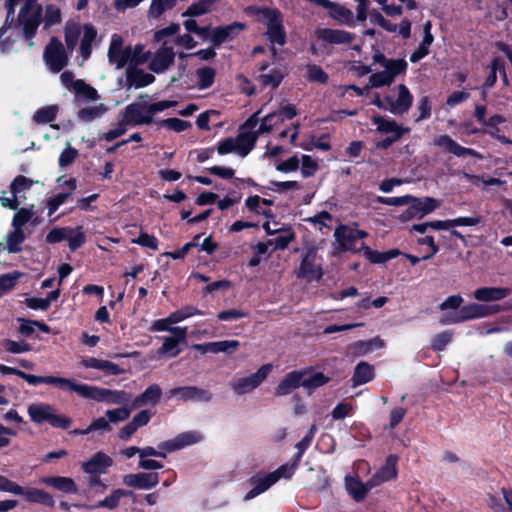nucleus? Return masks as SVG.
Returning a JSON list of instances; mask_svg holds the SVG:
<instances>
[{"mask_svg":"<svg viewBox=\"0 0 512 512\" xmlns=\"http://www.w3.org/2000/svg\"><path fill=\"white\" fill-rule=\"evenodd\" d=\"M3 7L7 10L6 22L14 13L15 6L24 2L20 7L18 15V24L22 28L24 37L30 40L36 33L42 22V7L37 0H0Z\"/></svg>","mask_w":512,"mask_h":512,"instance_id":"f257e3e1","label":"nucleus"},{"mask_svg":"<svg viewBox=\"0 0 512 512\" xmlns=\"http://www.w3.org/2000/svg\"><path fill=\"white\" fill-rule=\"evenodd\" d=\"M259 110L253 114L244 124L242 130L236 137L226 138L218 143L217 152L220 155L236 154L245 157L255 145L257 134L253 131L258 122Z\"/></svg>","mask_w":512,"mask_h":512,"instance_id":"f03ea898","label":"nucleus"},{"mask_svg":"<svg viewBox=\"0 0 512 512\" xmlns=\"http://www.w3.org/2000/svg\"><path fill=\"white\" fill-rule=\"evenodd\" d=\"M322 242L305 241L302 249H295L301 253L299 267L295 271L296 277L307 281H318L323 276L321 258L318 255Z\"/></svg>","mask_w":512,"mask_h":512,"instance_id":"7ed1b4c3","label":"nucleus"},{"mask_svg":"<svg viewBox=\"0 0 512 512\" xmlns=\"http://www.w3.org/2000/svg\"><path fill=\"white\" fill-rule=\"evenodd\" d=\"M96 36L97 31L90 24L81 26L75 22H68L65 26V43L67 49L72 52L80 39V52L83 60H87L90 57L92 43L95 41Z\"/></svg>","mask_w":512,"mask_h":512,"instance_id":"20e7f679","label":"nucleus"},{"mask_svg":"<svg viewBox=\"0 0 512 512\" xmlns=\"http://www.w3.org/2000/svg\"><path fill=\"white\" fill-rule=\"evenodd\" d=\"M501 311V307L497 304H480L469 303L459 309V311L444 313L440 322L443 325L460 323L472 319L484 318Z\"/></svg>","mask_w":512,"mask_h":512,"instance_id":"39448f33","label":"nucleus"},{"mask_svg":"<svg viewBox=\"0 0 512 512\" xmlns=\"http://www.w3.org/2000/svg\"><path fill=\"white\" fill-rule=\"evenodd\" d=\"M375 61L381 64L382 71L370 75L368 85L371 88L389 86L395 77L405 73L407 62L403 59H386L383 55L374 56Z\"/></svg>","mask_w":512,"mask_h":512,"instance_id":"423d86ee","label":"nucleus"},{"mask_svg":"<svg viewBox=\"0 0 512 512\" xmlns=\"http://www.w3.org/2000/svg\"><path fill=\"white\" fill-rule=\"evenodd\" d=\"M256 20L266 27V35L271 43L283 45L286 34L282 26L281 14L275 9L252 8Z\"/></svg>","mask_w":512,"mask_h":512,"instance_id":"0eeeda50","label":"nucleus"},{"mask_svg":"<svg viewBox=\"0 0 512 512\" xmlns=\"http://www.w3.org/2000/svg\"><path fill=\"white\" fill-rule=\"evenodd\" d=\"M27 413L31 421L37 425L47 422L53 427L67 429L72 423L69 417L57 414L54 406L44 402L29 404Z\"/></svg>","mask_w":512,"mask_h":512,"instance_id":"6e6552de","label":"nucleus"},{"mask_svg":"<svg viewBox=\"0 0 512 512\" xmlns=\"http://www.w3.org/2000/svg\"><path fill=\"white\" fill-rule=\"evenodd\" d=\"M272 369V364H264L255 373L235 378L230 383V388L238 396L251 393L266 380Z\"/></svg>","mask_w":512,"mask_h":512,"instance_id":"1a4fd4ad","label":"nucleus"},{"mask_svg":"<svg viewBox=\"0 0 512 512\" xmlns=\"http://www.w3.org/2000/svg\"><path fill=\"white\" fill-rule=\"evenodd\" d=\"M366 236L367 233L359 230L356 226L340 225L334 232V250L336 252L360 251V247H357V241Z\"/></svg>","mask_w":512,"mask_h":512,"instance_id":"9d476101","label":"nucleus"},{"mask_svg":"<svg viewBox=\"0 0 512 512\" xmlns=\"http://www.w3.org/2000/svg\"><path fill=\"white\" fill-rule=\"evenodd\" d=\"M297 115L296 108L290 103L283 102L280 106L268 113L262 118L259 127L253 131L257 134L268 133L273 128L283 124L286 120H291Z\"/></svg>","mask_w":512,"mask_h":512,"instance_id":"9b49d317","label":"nucleus"},{"mask_svg":"<svg viewBox=\"0 0 512 512\" xmlns=\"http://www.w3.org/2000/svg\"><path fill=\"white\" fill-rule=\"evenodd\" d=\"M408 208L399 216L400 221L407 222L412 219H421L425 215L432 213L441 202L432 197L414 198L407 204Z\"/></svg>","mask_w":512,"mask_h":512,"instance_id":"f8f14e48","label":"nucleus"},{"mask_svg":"<svg viewBox=\"0 0 512 512\" xmlns=\"http://www.w3.org/2000/svg\"><path fill=\"white\" fill-rule=\"evenodd\" d=\"M388 104V110L394 115H402L406 113L413 103V95L408 87L399 84L393 92L385 98Z\"/></svg>","mask_w":512,"mask_h":512,"instance_id":"ddd939ff","label":"nucleus"},{"mask_svg":"<svg viewBox=\"0 0 512 512\" xmlns=\"http://www.w3.org/2000/svg\"><path fill=\"white\" fill-rule=\"evenodd\" d=\"M259 70L260 74L257 78L259 83L271 89H276L287 74L285 65L279 62L262 63Z\"/></svg>","mask_w":512,"mask_h":512,"instance_id":"4468645a","label":"nucleus"},{"mask_svg":"<svg viewBox=\"0 0 512 512\" xmlns=\"http://www.w3.org/2000/svg\"><path fill=\"white\" fill-rule=\"evenodd\" d=\"M44 60L53 73L61 71L67 65L68 55L60 41L52 39L49 42L44 51Z\"/></svg>","mask_w":512,"mask_h":512,"instance_id":"2eb2a0df","label":"nucleus"},{"mask_svg":"<svg viewBox=\"0 0 512 512\" xmlns=\"http://www.w3.org/2000/svg\"><path fill=\"white\" fill-rule=\"evenodd\" d=\"M120 117L131 127L152 123L147 104L140 102L126 106Z\"/></svg>","mask_w":512,"mask_h":512,"instance_id":"dca6fc26","label":"nucleus"},{"mask_svg":"<svg viewBox=\"0 0 512 512\" xmlns=\"http://www.w3.org/2000/svg\"><path fill=\"white\" fill-rule=\"evenodd\" d=\"M203 440V435L199 431H185L178 434L173 439L161 442L158 448L170 453L188 446L197 444Z\"/></svg>","mask_w":512,"mask_h":512,"instance_id":"f3484780","label":"nucleus"},{"mask_svg":"<svg viewBox=\"0 0 512 512\" xmlns=\"http://www.w3.org/2000/svg\"><path fill=\"white\" fill-rule=\"evenodd\" d=\"M124 40L122 36L113 34L111 37L108 57L111 64L115 65L117 69L124 67L130 63V46L123 47Z\"/></svg>","mask_w":512,"mask_h":512,"instance_id":"a211bd4d","label":"nucleus"},{"mask_svg":"<svg viewBox=\"0 0 512 512\" xmlns=\"http://www.w3.org/2000/svg\"><path fill=\"white\" fill-rule=\"evenodd\" d=\"M174 59L173 48L167 46V42H163V45L150 58L149 69L157 74L164 73L172 66Z\"/></svg>","mask_w":512,"mask_h":512,"instance_id":"6ab92c4d","label":"nucleus"},{"mask_svg":"<svg viewBox=\"0 0 512 512\" xmlns=\"http://www.w3.org/2000/svg\"><path fill=\"white\" fill-rule=\"evenodd\" d=\"M85 398L103 401L109 404H122L129 399V395L123 391L109 390L89 385Z\"/></svg>","mask_w":512,"mask_h":512,"instance_id":"aec40b11","label":"nucleus"},{"mask_svg":"<svg viewBox=\"0 0 512 512\" xmlns=\"http://www.w3.org/2000/svg\"><path fill=\"white\" fill-rule=\"evenodd\" d=\"M169 395L182 401L209 402L212 399L210 391L195 386L174 388L170 390Z\"/></svg>","mask_w":512,"mask_h":512,"instance_id":"412c9836","label":"nucleus"},{"mask_svg":"<svg viewBox=\"0 0 512 512\" xmlns=\"http://www.w3.org/2000/svg\"><path fill=\"white\" fill-rule=\"evenodd\" d=\"M187 327H178L173 329L172 336L164 337L162 346L158 353L168 357H176L180 353L178 345L186 341Z\"/></svg>","mask_w":512,"mask_h":512,"instance_id":"4be33fe9","label":"nucleus"},{"mask_svg":"<svg viewBox=\"0 0 512 512\" xmlns=\"http://www.w3.org/2000/svg\"><path fill=\"white\" fill-rule=\"evenodd\" d=\"M511 292L512 290L508 287L485 286L477 288L473 292V297L479 302L490 303L505 299Z\"/></svg>","mask_w":512,"mask_h":512,"instance_id":"5701e85b","label":"nucleus"},{"mask_svg":"<svg viewBox=\"0 0 512 512\" xmlns=\"http://www.w3.org/2000/svg\"><path fill=\"white\" fill-rule=\"evenodd\" d=\"M396 455H389L384 465L369 479V486H379L384 482L394 479L397 476Z\"/></svg>","mask_w":512,"mask_h":512,"instance_id":"b1692460","label":"nucleus"},{"mask_svg":"<svg viewBox=\"0 0 512 512\" xmlns=\"http://www.w3.org/2000/svg\"><path fill=\"white\" fill-rule=\"evenodd\" d=\"M159 482V475L157 473H135L127 474L123 477V484L129 487L138 489H151Z\"/></svg>","mask_w":512,"mask_h":512,"instance_id":"393cba45","label":"nucleus"},{"mask_svg":"<svg viewBox=\"0 0 512 512\" xmlns=\"http://www.w3.org/2000/svg\"><path fill=\"white\" fill-rule=\"evenodd\" d=\"M434 145L439 147L445 152H449L457 157L464 156H478V153L470 148H465L455 142L451 137L447 135H440L433 141Z\"/></svg>","mask_w":512,"mask_h":512,"instance_id":"a878e982","label":"nucleus"},{"mask_svg":"<svg viewBox=\"0 0 512 512\" xmlns=\"http://www.w3.org/2000/svg\"><path fill=\"white\" fill-rule=\"evenodd\" d=\"M155 80V77L144 71L143 69L137 68V67H128L126 69V81L125 86L130 88H142L145 87L151 83H153Z\"/></svg>","mask_w":512,"mask_h":512,"instance_id":"bb28decb","label":"nucleus"},{"mask_svg":"<svg viewBox=\"0 0 512 512\" xmlns=\"http://www.w3.org/2000/svg\"><path fill=\"white\" fill-rule=\"evenodd\" d=\"M345 488L348 494L357 502L362 501L368 492L375 488L369 486V480L363 483L356 475H347L345 477Z\"/></svg>","mask_w":512,"mask_h":512,"instance_id":"cd10ccee","label":"nucleus"},{"mask_svg":"<svg viewBox=\"0 0 512 512\" xmlns=\"http://www.w3.org/2000/svg\"><path fill=\"white\" fill-rule=\"evenodd\" d=\"M80 365L87 369H96L102 371L105 375H119L123 373L117 364L95 357H84L80 361Z\"/></svg>","mask_w":512,"mask_h":512,"instance_id":"c85d7f7f","label":"nucleus"},{"mask_svg":"<svg viewBox=\"0 0 512 512\" xmlns=\"http://www.w3.org/2000/svg\"><path fill=\"white\" fill-rule=\"evenodd\" d=\"M113 460L103 452H97L88 461L82 463V469L88 474H102L112 466Z\"/></svg>","mask_w":512,"mask_h":512,"instance_id":"c756f323","label":"nucleus"},{"mask_svg":"<svg viewBox=\"0 0 512 512\" xmlns=\"http://www.w3.org/2000/svg\"><path fill=\"white\" fill-rule=\"evenodd\" d=\"M385 341L380 337H374L366 341H357L348 346V354L359 357L367 355L375 350L382 349Z\"/></svg>","mask_w":512,"mask_h":512,"instance_id":"7c9ffc66","label":"nucleus"},{"mask_svg":"<svg viewBox=\"0 0 512 512\" xmlns=\"http://www.w3.org/2000/svg\"><path fill=\"white\" fill-rule=\"evenodd\" d=\"M243 29L244 24L240 22H235L227 26L217 27L213 29L212 43L215 46H219L223 42L234 39Z\"/></svg>","mask_w":512,"mask_h":512,"instance_id":"2f4dec72","label":"nucleus"},{"mask_svg":"<svg viewBox=\"0 0 512 512\" xmlns=\"http://www.w3.org/2000/svg\"><path fill=\"white\" fill-rule=\"evenodd\" d=\"M47 384L54 385L64 391L76 392L81 397L85 398L89 385L78 383L73 379L47 376Z\"/></svg>","mask_w":512,"mask_h":512,"instance_id":"473e14b6","label":"nucleus"},{"mask_svg":"<svg viewBox=\"0 0 512 512\" xmlns=\"http://www.w3.org/2000/svg\"><path fill=\"white\" fill-rule=\"evenodd\" d=\"M316 36L327 44H347L353 39L352 35L346 31L329 28L318 29Z\"/></svg>","mask_w":512,"mask_h":512,"instance_id":"72a5a7b5","label":"nucleus"},{"mask_svg":"<svg viewBox=\"0 0 512 512\" xmlns=\"http://www.w3.org/2000/svg\"><path fill=\"white\" fill-rule=\"evenodd\" d=\"M240 346L239 341L237 340H223V341H217V342H210L205 344H199L195 345V348L202 353H227L231 354L235 352L238 347Z\"/></svg>","mask_w":512,"mask_h":512,"instance_id":"f704fd0d","label":"nucleus"},{"mask_svg":"<svg viewBox=\"0 0 512 512\" xmlns=\"http://www.w3.org/2000/svg\"><path fill=\"white\" fill-rule=\"evenodd\" d=\"M372 122L376 125L378 132L392 134L396 138H400L403 134L408 133L409 129L398 125L396 121L382 116H373Z\"/></svg>","mask_w":512,"mask_h":512,"instance_id":"c9c22d12","label":"nucleus"},{"mask_svg":"<svg viewBox=\"0 0 512 512\" xmlns=\"http://www.w3.org/2000/svg\"><path fill=\"white\" fill-rule=\"evenodd\" d=\"M251 483L253 485V488L249 490L245 496L244 500L249 501L256 496L264 493L267 491L271 486H273L275 482V476L271 475V473H268L263 476H257L251 479Z\"/></svg>","mask_w":512,"mask_h":512,"instance_id":"e433bc0d","label":"nucleus"},{"mask_svg":"<svg viewBox=\"0 0 512 512\" xmlns=\"http://www.w3.org/2000/svg\"><path fill=\"white\" fill-rule=\"evenodd\" d=\"M302 372L293 371L288 373L275 388L277 396H285L292 393L295 389L302 386Z\"/></svg>","mask_w":512,"mask_h":512,"instance_id":"4c0bfd02","label":"nucleus"},{"mask_svg":"<svg viewBox=\"0 0 512 512\" xmlns=\"http://www.w3.org/2000/svg\"><path fill=\"white\" fill-rule=\"evenodd\" d=\"M42 483L58 490L63 493H77V485L74 480L70 477L53 476L45 477L42 479Z\"/></svg>","mask_w":512,"mask_h":512,"instance_id":"58836bf2","label":"nucleus"},{"mask_svg":"<svg viewBox=\"0 0 512 512\" xmlns=\"http://www.w3.org/2000/svg\"><path fill=\"white\" fill-rule=\"evenodd\" d=\"M161 395V388L156 384H152L139 397L134 399L133 407L138 408L143 405H155L159 402Z\"/></svg>","mask_w":512,"mask_h":512,"instance_id":"ea45409f","label":"nucleus"},{"mask_svg":"<svg viewBox=\"0 0 512 512\" xmlns=\"http://www.w3.org/2000/svg\"><path fill=\"white\" fill-rule=\"evenodd\" d=\"M130 494V491L124 489H114L103 500L99 501L97 504L91 506L90 508H105L109 510L116 509L119 506L121 499L123 497L129 496Z\"/></svg>","mask_w":512,"mask_h":512,"instance_id":"a19ab883","label":"nucleus"},{"mask_svg":"<svg viewBox=\"0 0 512 512\" xmlns=\"http://www.w3.org/2000/svg\"><path fill=\"white\" fill-rule=\"evenodd\" d=\"M374 377L373 366L368 362L362 361L358 363L354 369L352 382L354 386H359L371 381Z\"/></svg>","mask_w":512,"mask_h":512,"instance_id":"79ce46f5","label":"nucleus"},{"mask_svg":"<svg viewBox=\"0 0 512 512\" xmlns=\"http://www.w3.org/2000/svg\"><path fill=\"white\" fill-rule=\"evenodd\" d=\"M19 495H22L25 498V500L32 503H40L50 507L54 506L53 497L47 492L37 488H23V492L20 493Z\"/></svg>","mask_w":512,"mask_h":512,"instance_id":"37998d69","label":"nucleus"},{"mask_svg":"<svg viewBox=\"0 0 512 512\" xmlns=\"http://www.w3.org/2000/svg\"><path fill=\"white\" fill-rule=\"evenodd\" d=\"M24 239L23 229L14 228V230L7 235L6 244L0 243V250H7L9 253L18 252L20 251V245Z\"/></svg>","mask_w":512,"mask_h":512,"instance_id":"c03bdc74","label":"nucleus"},{"mask_svg":"<svg viewBox=\"0 0 512 512\" xmlns=\"http://www.w3.org/2000/svg\"><path fill=\"white\" fill-rule=\"evenodd\" d=\"M301 372H302V380H301L302 387H304L305 389L310 390V391L325 385L329 381V378L326 377L321 372H315V373H308L306 371H301Z\"/></svg>","mask_w":512,"mask_h":512,"instance_id":"a18cd8bd","label":"nucleus"},{"mask_svg":"<svg viewBox=\"0 0 512 512\" xmlns=\"http://www.w3.org/2000/svg\"><path fill=\"white\" fill-rule=\"evenodd\" d=\"M299 167L304 178L313 176L319 169V160L307 154L299 155Z\"/></svg>","mask_w":512,"mask_h":512,"instance_id":"49530a36","label":"nucleus"},{"mask_svg":"<svg viewBox=\"0 0 512 512\" xmlns=\"http://www.w3.org/2000/svg\"><path fill=\"white\" fill-rule=\"evenodd\" d=\"M59 295H60V290L56 289V290L50 292L48 294L47 298L32 297V298H27L25 302H26L27 307H29L31 309L46 310L53 301H56L58 299Z\"/></svg>","mask_w":512,"mask_h":512,"instance_id":"de8ad7c7","label":"nucleus"},{"mask_svg":"<svg viewBox=\"0 0 512 512\" xmlns=\"http://www.w3.org/2000/svg\"><path fill=\"white\" fill-rule=\"evenodd\" d=\"M74 93L77 97L86 101H97L99 99L97 90L81 79H77Z\"/></svg>","mask_w":512,"mask_h":512,"instance_id":"09e8293b","label":"nucleus"},{"mask_svg":"<svg viewBox=\"0 0 512 512\" xmlns=\"http://www.w3.org/2000/svg\"><path fill=\"white\" fill-rule=\"evenodd\" d=\"M66 241L68 243L69 248L74 251L85 243L86 236L83 228L78 227H69L68 233L66 234Z\"/></svg>","mask_w":512,"mask_h":512,"instance_id":"8fccbe9b","label":"nucleus"},{"mask_svg":"<svg viewBox=\"0 0 512 512\" xmlns=\"http://www.w3.org/2000/svg\"><path fill=\"white\" fill-rule=\"evenodd\" d=\"M107 111V107L103 104H97L93 106H87L82 108L78 115L83 121H93L94 119L102 117Z\"/></svg>","mask_w":512,"mask_h":512,"instance_id":"3c124183","label":"nucleus"},{"mask_svg":"<svg viewBox=\"0 0 512 512\" xmlns=\"http://www.w3.org/2000/svg\"><path fill=\"white\" fill-rule=\"evenodd\" d=\"M58 113L56 105L45 106L38 109L33 115V121L37 124H46L53 121Z\"/></svg>","mask_w":512,"mask_h":512,"instance_id":"603ef678","label":"nucleus"},{"mask_svg":"<svg viewBox=\"0 0 512 512\" xmlns=\"http://www.w3.org/2000/svg\"><path fill=\"white\" fill-rule=\"evenodd\" d=\"M176 4V0H152L148 15L152 18L160 17L165 11L173 8Z\"/></svg>","mask_w":512,"mask_h":512,"instance_id":"864d4df0","label":"nucleus"},{"mask_svg":"<svg viewBox=\"0 0 512 512\" xmlns=\"http://www.w3.org/2000/svg\"><path fill=\"white\" fill-rule=\"evenodd\" d=\"M42 22H44V27L49 28L55 24L61 22V10L57 6L47 5L44 10V15L42 14Z\"/></svg>","mask_w":512,"mask_h":512,"instance_id":"5fc2aeb1","label":"nucleus"},{"mask_svg":"<svg viewBox=\"0 0 512 512\" xmlns=\"http://www.w3.org/2000/svg\"><path fill=\"white\" fill-rule=\"evenodd\" d=\"M130 64H144L150 58V53L144 50L142 44H136L134 47L130 46Z\"/></svg>","mask_w":512,"mask_h":512,"instance_id":"6e6d98bb","label":"nucleus"},{"mask_svg":"<svg viewBox=\"0 0 512 512\" xmlns=\"http://www.w3.org/2000/svg\"><path fill=\"white\" fill-rule=\"evenodd\" d=\"M21 277L22 273L18 271L0 276V296L10 291Z\"/></svg>","mask_w":512,"mask_h":512,"instance_id":"4d7b16f0","label":"nucleus"},{"mask_svg":"<svg viewBox=\"0 0 512 512\" xmlns=\"http://www.w3.org/2000/svg\"><path fill=\"white\" fill-rule=\"evenodd\" d=\"M201 314L197 309L187 306L171 313L167 318L174 325L193 315Z\"/></svg>","mask_w":512,"mask_h":512,"instance_id":"13d9d810","label":"nucleus"},{"mask_svg":"<svg viewBox=\"0 0 512 512\" xmlns=\"http://www.w3.org/2000/svg\"><path fill=\"white\" fill-rule=\"evenodd\" d=\"M245 204L250 211L256 212L258 214H265V210L262 208V206H269L271 201L254 195L248 197Z\"/></svg>","mask_w":512,"mask_h":512,"instance_id":"bf43d9fd","label":"nucleus"},{"mask_svg":"<svg viewBox=\"0 0 512 512\" xmlns=\"http://www.w3.org/2000/svg\"><path fill=\"white\" fill-rule=\"evenodd\" d=\"M331 15L341 24L350 25L353 21V13L342 6H333Z\"/></svg>","mask_w":512,"mask_h":512,"instance_id":"052dcab7","label":"nucleus"},{"mask_svg":"<svg viewBox=\"0 0 512 512\" xmlns=\"http://www.w3.org/2000/svg\"><path fill=\"white\" fill-rule=\"evenodd\" d=\"M196 75L200 88H207L214 81L215 71L210 67H203L197 70Z\"/></svg>","mask_w":512,"mask_h":512,"instance_id":"680f3d73","label":"nucleus"},{"mask_svg":"<svg viewBox=\"0 0 512 512\" xmlns=\"http://www.w3.org/2000/svg\"><path fill=\"white\" fill-rule=\"evenodd\" d=\"M463 301L460 295H451L440 304L439 309L441 311H447L446 313L459 311Z\"/></svg>","mask_w":512,"mask_h":512,"instance_id":"e2e57ef3","label":"nucleus"},{"mask_svg":"<svg viewBox=\"0 0 512 512\" xmlns=\"http://www.w3.org/2000/svg\"><path fill=\"white\" fill-rule=\"evenodd\" d=\"M299 461L295 459L294 463L291 465L285 464L280 466L275 471L271 472V475L275 476V482H278L280 479H290L294 474Z\"/></svg>","mask_w":512,"mask_h":512,"instance_id":"0e129e2a","label":"nucleus"},{"mask_svg":"<svg viewBox=\"0 0 512 512\" xmlns=\"http://www.w3.org/2000/svg\"><path fill=\"white\" fill-rule=\"evenodd\" d=\"M317 431V426L315 424L311 425L306 436L297 444L298 454L296 456V460L300 461L304 451L310 446L312 439Z\"/></svg>","mask_w":512,"mask_h":512,"instance_id":"69168bd1","label":"nucleus"},{"mask_svg":"<svg viewBox=\"0 0 512 512\" xmlns=\"http://www.w3.org/2000/svg\"><path fill=\"white\" fill-rule=\"evenodd\" d=\"M452 340V333L448 331L441 332L434 336L432 340V349L442 351Z\"/></svg>","mask_w":512,"mask_h":512,"instance_id":"338daca9","label":"nucleus"},{"mask_svg":"<svg viewBox=\"0 0 512 512\" xmlns=\"http://www.w3.org/2000/svg\"><path fill=\"white\" fill-rule=\"evenodd\" d=\"M294 238V233L291 230L286 229L281 231L280 235L273 240V243L276 248L285 249L294 240Z\"/></svg>","mask_w":512,"mask_h":512,"instance_id":"774afa93","label":"nucleus"}]
</instances>
